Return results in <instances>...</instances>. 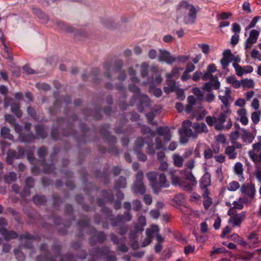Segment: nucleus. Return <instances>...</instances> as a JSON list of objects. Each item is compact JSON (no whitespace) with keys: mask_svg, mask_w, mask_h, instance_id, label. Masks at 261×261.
I'll return each mask as SVG.
<instances>
[{"mask_svg":"<svg viewBox=\"0 0 261 261\" xmlns=\"http://www.w3.org/2000/svg\"><path fill=\"white\" fill-rule=\"evenodd\" d=\"M78 116L76 114H73L71 116L72 122H69L68 120L62 117L58 118L56 120L57 125L59 127H63V135L64 136H72L79 143H85L88 141H90L91 138L87 136L90 129L86 126L85 123H80L79 127L82 135L79 137L76 135V132L73 129V122L76 121Z\"/></svg>","mask_w":261,"mask_h":261,"instance_id":"1","label":"nucleus"},{"mask_svg":"<svg viewBox=\"0 0 261 261\" xmlns=\"http://www.w3.org/2000/svg\"><path fill=\"white\" fill-rule=\"evenodd\" d=\"M91 217L87 215H83L77 222V225L80 227V232L76 234L79 238H83L84 233L83 228L88 227L89 230L87 233L91 236L89 239V242L91 246H95L98 242L102 244L106 241V234L103 231L96 232V228L90 226Z\"/></svg>","mask_w":261,"mask_h":261,"instance_id":"2","label":"nucleus"},{"mask_svg":"<svg viewBox=\"0 0 261 261\" xmlns=\"http://www.w3.org/2000/svg\"><path fill=\"white\" fill-rule=\"evenodd\" d=\"M199 9V7L195 8L194 5L190 4L188 1L184 0L179 2L177 6L176 12L177 15L181 16V15L185 13L186 11H188L187 14L185 15L184 17L183 21L186 24H192L196 21Z\"/></svg>","mask_w":261,"mask_h":261,"instance_id":"3","label":"nucleus"},{"mask_svg":"<svg viewBox=\"0 0 261 261\" xmlns=\"http://www.w3.org/2000/svg\"><path fill=\"white\" fill-rule=\"evenodd\" d=\"M123 62L121 60H116L112 67V62L110 60H106L102 65L103 68L105 70L104 75L109 80L112 78V70L116 72H119L117 79L120 81H124L126 79V73L124 70L122 69Z\"/></svg>","mask_w":261,"mask_h":261,"instance_id":"4","label":"nucleus"},{"mask_svg":"<svg viewBox=\"0 0 261 261\" xmlns=\"http://www.w3.org/2000/svg\"><path fill=\"white\" fill-rule=\"evenodd\" d=\"M100 212L103 216L106 221L108 220L111 221L110 225L112 227H115L123 220L130 221L132 219V215L128 212H124L123 214H118L116 217L113 214L111 208L105 206L101 208Z\"/></svg>","mask_w":261,"mask_h":261,"instance_id":"5","label":"nucleus"},{"mask_svg":"<svg viewBox=\"0 0 261 261\" xmlns=\"http://www.w3.org/2000/svg\"><path fill=\"white\" fill-rule=\"evenodd\" d=\"M89 254L92 257L102 259L104 261H116L117 260L116 255L108 246L94 247L90 250Z\"/></svg>","mask_w":261,"mask_h":261,"instance_id":"6","label":"nucleus"},{"mask_svg":"<svg viewBox=\"0 0 261 261\" xmlns=\"http://www.w3.org/2000/svg\"><path fill=\"white\" fill-rule=\"evenodd\" d=\"M40 250L44 251V255H38L36 258V261H55V258L48 250V245L46 243H43L40 246ZM74 256L71 253L65 254L61 259L60 261H74Z\"/></svg>","mask_w":261,"mask_h":261,"instance_id":"7","label":"nucleus"},{"mask_svg":"<svg viewBox=\"0 0 261 261\" xmlns=\"http://www.w3.org/2000/svg\"><path fill=\"white\" fill-rule=\"evenodd\" d=\"M147 144L146 151L149 155H153L155 154L154 149V144L152 138L149 136H146L144 138L138 137L135 141L134 151L141 150L144 144Z\"/></svg>","mask_w":261,"mask_h":261,"instance_id":"8","label":"nucleus"},{"mask_svg":"<svg viewBox=\"0 0 261 261\" xmlns=\"http://www.w3.org/2000/svg\"><path fill=\"white\" fill-rule=\"evenodd\" d=\"M48 152V149L46 147L42 146L38 151L37 154L40 160L39 161V165L43 167V172L46 174H50L55 172L56 167L54 164H47L45 160V156Z\"/></svg>","mask_w":261,"mask_h":261,"instance_id":"9","label":"nucleus"},{"mask_svg":"<svg viewBox=\"0 0 261 261\" xmlns=\"http://www.w3.org/2000/svg\"><path fill=\"white\" fill-rule=\"evenodd\" d=\"M138 101L137 103V109L138 111L142 113L143 112L145 108L150 106V99L146 94H140L139 95H134L132 100L130 101L129 105L133 106L136 101Z\"/></svg>","mask_w":261,"mask_h":261,"instance_id":"10","label":"nucleus"},{"mask_svg":"<svg viewBox=\"0 0 261 261\" xmlns=\"http://www.w3.org/2000/svg\"><path fill=\"white\" fill-rule=\"evenodd\" d=\"M110 128V124H105L101 127L100 129V134L105 142L109 145H114L116 143L117 138L115 136L111 134L109 132Z\"/></svg>","mask_w":261,"mask_h":261,"instance_id":"11","label":"nucleus"},{"mask_svg":"<svg viewBox=\"0 0 261 261\" xmlns=\"http://www.w3.org/2000/svg\"><path fill=\"white\" fill-rule=\"evenodd\" d=\"M101 107L100 105H96L93 110L85 109L83 110L84 118L87 120L89 117L91 116L95 120H100L102 117Z\"/></svg>","mask_w":261,"mask_h":261,"instance_id":"12","label":"nucleus"},{"mask_svg":"<svg viewBox=\"0 0 261 261\" xmlns=\"http://www.w3.org/2000/svg\"><path fill=\"white\" fill-rule=\"evenodd\" d=\"M73 208L71 204H67L65 206V213L67 216H72V220H69L66 222H64L63 223V225L64 226V228H60L59 230V232L62 234H65L67 233V229L68 228L71 224V221L75 220V217L73 216Z\"/></svg>","mask_w":261,"mask_h":261,"instance_id":"13","label":"nucleus"},{"mask_svg":"<svg viewBox=\"0 0 261 261\" xmlns=\"http://www.w3.org/2000/svg\"><path fill=\"white\" fill-rule=\"evenodd\" d=\"M172 182L175 186H179L184 191L188 192H191L193 190V187L196 186L191 182H188L179 177L174 176H172Z\"/></svg>","mask_w":261,"mask_h":261,"instance_id":"14","label":"nucleus"},{"mask_svg":"<svg viewBox=\"0 0 261 261\" xmlns=\"http://www.w3.org/2000/svg\"><path fill=\"white\" fill-rule=\"evenodd\" d=\"M246 212L242 211L240 214H238L236 211L231 213V218L229 220V223H232L233 226L239 227L245 219Z\"/></svg>","mask_w":261,"mask_h":261,"instance_id":"15","label":"nucleus"},{"mask_svg":"<svg viewBox=\"0 0 261 261\" xmlns=\"http://www.w3.org/2000/svg\"><path fill=\"white\" fill-rule=\"evenodd\" d=\"M128 122V119L124 117L121 118L119 120V124L114 128L115 133L119 135L121 134H126L128 132V129H132L130 125L127 126L126 128H124V125Z\"/></svg>","mask_w":261,"mask_h":261,"instance_id":"16","label":"nucleus"},{"mask_svg":"<svg viewBox=\"0 0 261 261\" xmlns=\"http://www.w3.org/2000/svg\"><path fill=\"white\" fill-rule=\"evenodd\" d=\"M160 55L159 60L161 62H165L167 64H171L176 61V58L172 56L170 53L164 49L159 50Z\"/></svg>","mask_w":261,"mask_h":261,"instance_id":"17","label":"nucleus"},{"mask_svg":"<svg viewBox=\"0 0 261 261\" xmlns=\"http://www.w3.org/2000/svg\"><path fill=\"white\" fill-rule=\"evenodd\" d=\"M259 35V31L254 29L252 30L250 32L249 37L245 42V48L246 49L250 48L252 45L257 42Z\"/></svg>","mask_w":261,"mask_h":261,"instance_id":"18","label":"nucleus"},{"mask_svg":"<svg viewBox=\"0 0 261 261\" xmlns=\"http://www.w3.org/2000/svg\"><path fill=\"white\" fill-rule=\"evenodd\" d=\"M80 175L81 178L82 179L83 183L85 185L84 187V191H85V193L87 195H89L90 194V191L93 190V185L91 182L88 183L86 185H85L86 182H87V181L88 175L86 171L84 169L81 170L80 172Z\"/></svg>","mask_w":261,"mask_h":261,"instance_id":"19","label":"nucleus"},{"mask_svg":"<svg viewBox=\"0 0 261 261\" xmlns=\"http://www.w3.org/2000/svg\"><path fill=\"white\" fill-rule=\"evenodd\" d=\"M156 132L159 136L163 137V140L165 143H167L171 140L170 130L168 126L158 127L156 128Z\"/></svg>","mask_w":261,"mask_h":261,"instance_id":"20","label":"nucleus"},{"mask_svg":"<svg viewBox=\"0 0 261 261\" xmlns=\"http://www.w3.org/2000/svg\"><path fill=\"white\" fill-rule=\"evenodd\" d=\"M156 186L159 189H154L153 192L155 194L158 193L161 191V188L169 187V182L167 180L164 173H161L158 175Z\"/></svg>","mask_w":261,"mask_h":261,"instance_id":"21","label":"nucleus"},{"mask_svg":"<svg viewBox=\"0 0 261 261\" xmlns=\"http://www.w3.org/2000/svg\"><path fill=\"white\" fill-rule=\"evenodd\" d=\"M241 192L245 195L253 198L255 193V189L252 184H243L241 188Z\"/></svg>","mask_w":261,"mask_h":261,"instance_id":"22","label":"nucleus"},{"mask_svg":"<svg viewBox=\"0 0 261 261\" xmlns=\"http://www.w3.org/2000/svg\"><path fill=\"white\" fill-rule=\"evenodd\" d=\"M211 176L208 172H205L199 180L200 188L205 191L211 184Z\"/></svg>","mask_w":261,"mask_h":261,"instance_id":"23","label":"nucleus"},{"mask_svg":"<svg viewBox=\"0 0 261 261\" xmlns=\"http://www.w3.org/2000/svg\"><path fill=\"white\" fill-rule=\"evenodd\" d=\"M192 128L194 130L193 135L196 136L195 137H194V138H196L199 134L207 133L208 132L207 127L203 122H194L192 124Z\"/></svg>","mask_w":261,"mask_h":261,"instance_id":"24","label":"nucleus"},{"mask_svg":"<svg viewBox=\"0 0 261 261\" xmlns=\"http://www.w3.org/2000/svg\"><path fill=\"white\" fill-rule=\"evenodd\" d=\"M0 233L6 241L16 239L18 237L17 233L13 230H8L5 227H0Z\"/></svg>","mask_w":261,"mask_h":261,"instance_id":"25","label":"nucleus"},{"mask_svg":"<svg viewBox=\"0 0 261 261\" xmlns=\"http://www.w3.org/2000/svg\"><path fill=\"white\" fill-rule=\"evenodd\" d=\"M19 239L20 241H22L23 239L25 240L24 243V247L28 249H32L33 248V245L32 241L35 239L34 236L28 232L24 234H21Z\"/></svg>","mask_w":261,"mask_h":261,"instance_id":"26","label":"nucleus"},{"mask_svg":"<svg viewBox=\"0 0 261 261\" xmlns=\"http://www.w3.org/2000/svg\"><path fill=\"white\" fill-rule=\"evenodd\" d=\"M158 175V173L155 172H149L146 175L153 191H154V189H158V187L156 186Z\"/></svg>","mask_w":261,"mask_h":261,"instance_id":"27","label":"nucleus"},{"mask_svg":"<svg viewBox=\"0 0 261 261\" xmlns=\"http://www.w3.org/2000/svg\"><path fill=\"white\" fill-rule=\"evenodd\" d=\"M94 174L97 177L100 178L101 180H103L105 184H107L109 181V166H108L105 167L102 172L100 170H96Z\"/></svg>","mask_w":261,"mask_h":261,"instance_id":"28","label":"nucleus"},{"mask_svg":"<svg viewBox=\"0 0 261 261\" xmlns=\"http://www.w3.org/2000/svg\"><path fill=\"white\" fill-rule=\"evenodd\" d=\"M226 120V115L224 113L220 114L218 117H216V125L215 128L217 130H221L224 129V123Z\"/></svg>","mask_w":261,"mask_h":261,"instance_id":"29","label":"nucleus"},{"mask_svg":"<svg viewBox=\"0 0 261 261\" xmlns=\"http://www.w3.org/2000/svg\"><path fill=\"white\" fill-rule=\"evenodd\" d=\"M19 140L22 143H29L36 139L35 135L32 133H20L18 137Z\"/></svg>","mask_w":261,"mask_h":261,"instance_id":"30","label":"nucleus"},{"mask_svg":"<svg viewBox=\"0 0 261 261\" xmlns=\"http://www.w3.org/2000/svg\"><path fill=\"white\" fill-rule=\"evenodd\" d=\"M36 134L35 137L37 139H45L47 137V133L45 130L44 126L40 124H37L35 126Z\"/></svg>","mask_w":261,"mask_h":261,"instance_id":"31","label":"nucleus"},{"mask_svg":"<svg viewBox=\"0 0 261 261\" xmlns=\"http://www.w3.org/2000/svg\"><path fill=\"white\" fill-rule=\"evenodd\" d=\"M131 190L135 194L144 195L146 192V188L144 183L134 182L132 186Z\"/></svg>","mask_w":261,"mask_h":261,"instance_id":"32","label":"nucleus"},{"mask_svg":"<svg viewBox=\"0 0 261 261\" xmlns=\"http://www.w3.org/2000/svg\"><path fill=\"white\" fill-rule=\"evenodd\" d=\"M98 151L102 153H105L106 152H108L114 155H118L119 153V150L116 146H110L108 149L106 147L102 145H99L98 146Z\"/></svg>","mask_w":261,"mask_h":261,"instance_id":"33","label":"nucleus"},{"mask_svg":"<svg viewBox=\"0 0 261 261\" xmlns=\"http://www.w3.org/2000/svg\"><path fill=\"white\" fill-rule=\"evenodd\" d=\"M56 24L58 28L61 31L68 33H74L75 32L74 29L72 27L65 24L63 21L57 20Z\"/></svg>","mask_w":261,"mask_h":261,"instance_id":"34","label":"nucleus"},{"mask_svg":"<svg viewBox=\"0 0 261 261\" xmlns=\"http://www.w3.org/2000/svg\"><path fill=\"white\" fill-rule=\"evenodd\" d=\"M242 131L243 133L242 135V139L243 141L248 144L252 143L254 139L253 134L250 132H247L244 128L242 129Z\"/></svg>","mask_w":261,"mask_h":261,"instance_id":"35","label":"nucleus"},{"mask_svg":"<svg viewBox=\"0 0 261 261\" xmlns=\"http://www.w3.org/2000/svg\"><path fill=\"white\" fill-rule=\"evenodd\" d=\"M129 221L123 220L117 225L116 226L117 227L116 231L119 234L123 236L127 233L128 230V225L124 224V223Z\"/></svg>","mask_w":261,"mask_h":261,"instance_id":"36","label":"nucleus"},{"mask_svg":"<svg viewBox=\"0 0 261 261\" xmlns=\"http://www.w3.org/2000/svg\"><path fill=\"white\" fill-rule=\"evenodd\" d=\"M33 12L34 14L37 15L40 18L41 22L43 23H46L48 21V16L43 13L40 9L34 8L33 9Z\"/></svg>","mask_w":261,"mask_h":261,"instance_id":"37","label":"nucleus"},{"mask_svg":"<svg viewBox=\"0 0 261 261\" xmlns=\"http://www.w3.org/2000/svg\"><path fill=\"white\" fill-rule=\"evenodd\" d=\"M127 182L125 177L120 176L115 182L114 189L118 190L121 188H125L126 187Z\"/></svg>","mask_w":261,"mask_h":261,"instance_id":"38","label":"nucleus"},{"mask_svg":"<svg viewBox=\"0 0 261 261\" xmlns=\"http://www.w3.org/2000/svg\"><path fill=\"white\" fill-rule=\"evenodd\" d=\"M93 221L95 224L99 225L100 223H102V227L105 229L109 228V223L108 221H102L101 217L100 215L96 214L93 217Z\"/></svg>","mask_w":261,"mask_h":261,"instance_id":"39","label":"nucleus"},{"mask_svg":"<svg viewBox=\"0 0 261 261\" xmlns=\"http://www.w3.org/2000/svg\"><path fill=\"white\" fill-rule=\"evenodd\" d=\"M210 194V192L208 190H206L205 191H204L202 195L204 199V201L203 202L204 207L207 210L212 203V199L211 197L208 196Z\"/></svg>","mask_w":261,"mask_h":261,"instance_id":"40","label":"nucleus"},{"mask_svg":"<svg viewBox=\"0 0 261 261\" xmlns=\"http://www.w3.org/2000/svg\"><path fill=\"white\" fill-rule=\"evenodd\" d=\"M75 199L78 204L82 205L83 210L85 212H90L92 210V208L90 206L84 203V199L82 195H77L75 197Z\"/></svg>","mask_w":261,"mask_h":261,"instance_id":"41","label":"nucleus"},{"mask_svg":"<svg viewBox=\"0 0 261 261\" xmlns=\"http://www.w3.org/2000/svg\"><path fill=\"white\" fill-rule=\"evenodd\" d=\"M192 122L190 120H186L182 123V129H179V130L185 132V134H193V132L190 128L191 126L192 127Z\"/></svg>","mask_w":261,"mask_h":261,"instance_id":"42","label":"nucleus"},{"mask_svg":"<svg viewBox=\"0 0 261 261\" xmlns=\"http://www.w3.org/2000/svg\"><path fill=\"white\" fill-rule=\"evenodd\" d=\"M33 202L37 205H45L47 199L44 195H36L33 197Z\"/></svg>","mask_w":261,"mask_h":261,"instance_id":"43","label":"nucleus"},{"mask_svg":"<svg viewBox=\"0 0 261 261\" xmlns=\"http://www.w3.org/2000/svg\"><path fill=\"white\" fill-rule=\"evenodd\" d=\"M91 75H92L93 82L95 84H98L101 81L100 78L98 77L100 74V69L98 67L93 68L91 69Z\"/></svg>","mask_w":261,"mask_h":261,"instance_id":"44","label":"nucleus"},{"mask_svg":"<svg viewBox=\"0 0 261 261\" xmlns=\"http://www.w3.org/2000/svg\"><path fill=\"white\" fill-rule=\"evenodd\" d=\"M1 137L4 139H7L9 140L12 141L14 139L13 135L10 134V129L8 127H3L1 130Z\"/></svg>","mask_w":261,"mask_h":261,"instance_id":"45","label":"nucleus"},{"mask_svg":"<svg viewBox=\"0 0 261 261\" xmlns=\"http://www.w3.org/2000/svg\"><path fill=\"white\" fill-rule=\"evenodd\" d=\"M11 110L12 112L18 118L22 116V111L20 109V104L19 103L13 102L11 105Z\"/></svg>","mask_w":261,"mask_h":261,"instance_id":"46","label":"nucleus"},{"mask_svg":"<svg viewBox=\"0 0 261 261\" xmlns=\"http://www.w3.org/2000/svg\"><path fill=\"white\" fill-rule=\"evenodd\" d=\"M61 102L60 100L59 99H56L54 103V106L49 110V113L51 115H54L60 112L61 107Z\"/></svg>","mask_w":261,"mask_h":261,"instance_id":"47","label":"nucleus"},{"mask_svg":"<svg viewBox=\"0 0 261 261\" xmlns=\"http://www.w3.org/2000/svg\"><path fill=\"white\" fill-rule=\"evenodd\" d=\"M101 193V196L106 199L107 202H113L114 201V196L111 190H102Z\"/></svg>","mask_w":261,"mask_h":261,"instance_id":"48","label":"nucleus"},{"mask_svg":"<svg viewBox=\"0 0 261 261\" xmlns=\"http://www.w3.org/2000/svg\"><path fill=\"white\" fill-rule=\"evenodd\" d=\"M53 206L56 210H59L60 204L63 202L62 199L57 194L53 195Z\"/></svg>","mask_w":261,"mask_h":261,"instance_id":"49","label":"nucleus"},{"mask_svg":"<svg viewBox=\"0 0 261 261\" xmlns=\"http://www.w3.org/2000/svg\"><path fill=\"white\" fill-rule=\"evenodd\" d=\"M141 133L143 135L149 134L150 136V138H152L153 140V138L154 137L155 135V133L151 129V128L147 125H142L141 127Z\"/></svg>","mask_w":261,"mask_h":261,"instance_id":"50","label":"nucleus"},{"mask_svg":"<svg viewBox=\"0 0 261 261\" xmlns=\"http://www.w3.org/2000/svg\"><path fill=\"white\" fill-rule=\"evenodd\" d=\"M225 152L230 159H234L237 158V153L235 151V147L234 146H227L225 149Z\"/></svg>","mask_w":261,"mask_h":261,"instance_id":"51","label":"nucleus"},{"mask_svg":"<svg viewBox=\"0 0 261 261\" xmlns=\"http://www.w3.org/2000/svg\"><path fill=\"white\" fill-rule=\"evenodd\" d=\"M173 164L178 168H180L183 165L184 159L179 154H174L173 155Z\"/></svg>","mask_w":261,"mask_h":261,"instance_id":"52","label":"nucleus"},{"mask_svg":"<svg viewBox=\"0 0 261 261\" xmlns=\"http://www.w3.org/2000/svg\"><path fill=\"white\" fill-rule=\"evenodd\" d=\"M17 175L14 172H10L9 174L4 176V180L6 183L10 184L16 180Z\"/></svg>","mask_w":261,"mask_h":261,"instance_id":"53","label":"nucleus"},{"mask_svg":"<svg viewBox=\"0 0 261 261\" xmlns=\"http://www.w3.org/2000/svg\"><path fill=\"white\" fill-rule=\"evenodd\" d=\"M233 204H234V206L231 207L227 212L228 216H231V213L234 212V211H236V209L242 210L244 207V205L242 202L234 201Z\"/></svg>","mask_w":261,"mask_h":261,"instance_id":"54","label":"nucleus"},{"mask_svg":"<svg viewBox=\"0 0 261 261\" xmlns=\"http://www.w3.org/2000/svg\"><path fill=\"white\" fill-rule=\"evenodd\" d=\"M111 241L113 242L114 245H118L121 242L124 241L125 237H123L120 239L119 237L114 233H111L110 234Z\"/></svg>","mask_w":261,"mask_h":261,"instance_id":"55","label":"nucleus"},{"mask_svg":"<svg viewBox=\"0 0 261 261\" xmlns=\"http://www.w3.org/2000/svg\"><path fill=\"white\" fill-rule=\"evenodd\" d=\"M179 133L180 134V142L182 143H186L188 141V138L195 137V135L192 134H185V132L179 130Z\"/></svg>","mask_w":261,"mask_h":261,"instance_id":"56","label":"nucleus"},{"mask_svg":"<svg viewBox=\"0 0 261 261\" xmlns=\"http://www.w3.org/2000/svg\"><path fill=\"white\" fill-rule=\"evenodd\" d=\"M159 230V227L157 225H153L150 229H147L146 230V237H150L152 239L153 235Z\"/></svg>","mask_w":261,"mask_h":261,"instance_id":"57","label":"nucleus"},{"mask_svg":"<svg viewBox=\"0 0 261 261\" xmlns=\"http://www.w3.org/2000/svg\"><path fill=\"white\" fill-rule=\"evenodd\" d=\"M185 179L190 181L193 185H196L197 183L195 176L193 175L191 171H186L185 174Z\"/></svg>","mask_w":261,"mask_h":261,"instance_id":"58","label":"nucleus"},{"mask_svg":"<svg viewBox=\"0 0 261 261\" xmlns=\"http://www.w3.org/2000/svg\"><path fill=\"white\" fill-rule=\"evenodd\" d=\"M242 85L243 88H251L254 87V83L252 80L245 79L242 80Z\"/></svg>","mask_w":261,"mask_h":261,"instance_id":"59","label":"nucleus"},{"mask_svg":"<svg viewBox=\"0 0 261 261\" xmlns=\"http://www.w3.org/2000/svg\"><path fill=\"white\" fill-rule=\"evenodd\" d=\"M232 66L234 67L236 71V74L239 76H242L245 73L244 69V67L242 68V66H241L240 65H239L238 63H233L232 64Z\"/></svg>","mask_w":261,"mask_h":261,"instance_id":"60","label":"nucleus"},{"mask_svg":"<svg viewBox=\"0 0 261 261\" xmlns=\"http://www.w3.org/2000/svg\"><path fill=\"white\" fill-rule=\"evenodd\" d=\"M149 65L146 63H142L141 65V75L142 77H145L148 75Z\"/></svg>","mask_w":261,"mask_h":261,"instance_id":"61","label":"nucleus"},{"mask_svg":"<svg viewBox=\"0 0 261 261\" xmlns=\"http://www.w3.org/2000/svg\"><path fill=\"white\" fill-rule=\"evenodd\" d=\"M3 46L4 47V57L6 59L12 60L13 59V57L11 52L9 50L8 46L7 45L6 43H3Z\"/></svg>","mask_w":261,"mask_h":261,"instance_id":"62","label":"nucleus"},{"mask_svg":"<svg viewBox=\"0 0 261 261\" xmlns=\"http://www.w3.org/2000/svg\"><path fill=\"white\" fill-rule=\"evenodd\" d=\"M14 254L18 261H23L25 259V256L23 253L18 249L14 250Z\"/></svg>","mask_w":261,"mask_h":261,"instance_id":"63","label":"nucleus"},{"mask_svg":"<svg viewBox=\"0 0 261 261\" xmlns=\"http://www.w3.org/2000/svg\"><path fill=\"white\" fill-rule=\"evenodd\" d=\"M261 19V16H255L253 19L252 20H251V22L250 23V24L246 27L245 28V31H248V30L250 29H252L253 28H254L256 23L260 20Z\"/></svg>","mask_w":261,"mask_h":261,"instance_id":"64","label":"nucleus"}]
</instances>
